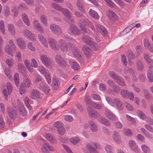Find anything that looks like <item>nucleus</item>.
Here are the masks:
<instances>
[{
  "mask_svg": "<svg viewBox=\"0 0 153 153\" xmlns=\"http://www.w3.org/2000/svg\"><path fill=\"white\" fill-rule=\"evenodd\" d=\"M97 149V144L91 142L87 143L85 146L82 148V150L84 153H99Z\"/></svg>",
  "mask_w": 153,
  "mask_h": 153,
  "instance_id": "obj_1",
  "label": "nucleus"
},
{
  "mask_svg": "<svg viewBox=\"0 0 153 153\" xmlns=\"http://www.w3.org/2000/svg\"><path fill=\"white\" fill-rule=\"evenodd\" d=\"M58 46L60 50L64 53H66L69 51L71 49L73 48V45L70 43H66L65 41L63 39H61L58 41Z\"/></svg>",
  "mask_w": 153,
  "mask_h": 153,
  "instance_id": "obj_2",
  "label": "nucleus"
},
{
  "mask_svg": "<svg viewBox=\"0 0 153 153\" xmlns=\"http://www.w3.org/2000/svg\"><path fill=\"white\" fill-rule=\"evenodd\" d=\"M31 82L29 78H24V81L21 84L19 92L21 94H24L27 91L26 88H29L31 85Z\"/></svg>",
  "mask_w": 153,
  "mask_h": 153,
  "instance_id": "obj_3",
  "label": "nucleus"
},
{
  "mask_svg": "<svg viewBox=\"0 0 153 153\" xmlns=\"http://www.w3.org/2000/svg\"><path fill=\"white\" fill-rule=\"evenodd\" d=\"M60 11L65 16L63 18L65 21L69 23L74 22V19L72 18L71 13L68 9L62 8Z\"/></svg>",
  "mask_w": 153,
  "mask_h": 153,
  "instance_id": "obj_4",
  "label": "nucleus"
},
{
  "mask_svg": "<svg viewBox=\"0 0 153 153\" xmlns=\"http://www.w3.org/2000/svg\"><path fill=\"white\" fill-rule=\"evenodd\" d=\"M55 60L58 65L61 67L65 68L68 65L67 59L63 58L59 55L56 56Z\"/></svg>",
  "mask_w": 153,
  "mask_h": 153,
  "instance_id": "obj_5",
  "label": "nucleus"
},
{
  "mask_svg": "<svg viewBox=\"0 0 153 153\" xmlns=\"http://www.w3.org/2000/svg\"><path fill=\"white\" fill-rule=\"evenodd\" d=\"M82 39L87 44L90 45L93 50H96L99 49V46L95 44L92 39L89 36H85L82 38Z\"/></svg>",
  "mask_w": 153,
  "mask_h": 153,
  "instance_id": "obj_6",
  "label": "nucleus"
},
{
  "mask_svg": "<svg viewBox=\"0 0 153 153\" xmlns=\"http://www.w3.org/2000/svg\"><path fill=\"white\" fill-rule=\"evenodd\" d=\"M40 59L46 67L52 68L53 65V61L50 60L46 55L42 54L40 56Z\"/></svg>",
  "mask_w": 153,
  "mask_h": 153,
  "instance_id": "obj_7",
  "label": "nucleus"
},
{
  "mask_svg": "<svg viewBox=\"0 0 153 153\" xmlns=\"http://www.w3.org/2000/svg\"><path fill=\"white\" fill-rule=\"evenodd\" d=\"M50 28L52 32L57 36L61 35L62 31L61 27L59 25L51 24L50 25Z\"/></svg>",
  "mask_w": 153,
  "mask_h": 153,
  "instance_id": "obj_8",
  "label": "nucleus"
},
{
  "mask_svg": "<svg viewBox=\"0 0 153 153\" xmlns=\"http://www.w3.org/2000/svg\"><path fill=\"white\" fill-rule=\"evenodd\" d=\"M23 33L26 38L33 42H35L36 39L34 34L28 29L23 30Z\"/></svg>",
  "mask_w": 153,
  "mask_h": 153,
  "instance_id": "obj_9",
  "label": "nucleus"
},
{
  "mask_svg": "<svg viewBox=\"0 0 153 153\" xmlns=\"http://www.w3.org/2000/svg\"><path fill=\"white\" fill-rule=\"evenodd\" d=\"M68 32L71 35L74 34L78 35L80 33V31L76 26L74 25H71L70 26Z\"/></svg>",
  "mask_w": 153,
  "mask_h": 153,
  "instance_id": "obj_10",
  "label": "nucleus"
},
{
  "mask_svg": "<svg viewBox=\"0 0 153 153\" xmlns=\"http://www.w3.org/2000/svg\"><path fill=\"white\" fill-rule=\"evenodd\" d=\"M96 29L95 32H97L100 33L102 36H104L107 34V31L105 28L101 25L98 24L95 25Z\"/></svg>",
  "mask_w": 153,
  "mask_h": 153,
  "instance_id": "obj_11",
  "label": "nucleus"
},
{
  "mask_svg": "<svg viewBox=\"0 0 153 153\" xmlns=\"http://www.w3.org/2000/svg\"><path fill=\"white\" fill-rule=\"evenodd\" d=\"M33 25V27L35 30L41 33H44V29L39 23L38 21L36 19L34 20Z\"/></svg>",
  "mask_w": 153,
  "mask_h": 153,
  "instance_id": "obj_12",
  "label": "nucleus"
},
{
  "mask_svg": "<svg viewBox=\"0 0 153 153\" xmlns=\"http://www.w3.org/2000/svg\"><path fill=\"white\" fill-rule=\"evenodd\" d=\"M16 44L21 49L24 50L26 48V44L25 42L21 37L17 38L16 40Z\"/></svg>",
  "mask_w": 153,
  "mask_h": 153,
  "instance_id": "obj_13",
  "label": "nucleus"
},
{
  "mask_svg": "<svg viewBox=\"0 0 153 153\" xmlns=\"http://www.w3.org/2000/svg\"><path fill=\"white\" fill-rule=\"evenodd\" d=\"M87 110L89 115L91 117L97 118L99 117L100 115L99 112L91 107H88Z\"/></svg>",
  "mask_w": 153,
  "mask_h": 153,
  "instance_id": "obj_14",
  "label": "nucleus"
},
{
  "mask_svg": "<svg viewBox=\"0 0 153 153\" xmlns=\"http://www.w3.org/2000/svg\"><path fill=\"white\" fill-rule=\"evenodd\" d=\"M48 43L49 45L52 49L54 50H57L59 48L57 46V42L54 39L50 38L48 39Z\"/></svg>",
  "mask_w": 153,
  "mask_h": 153,
  "instance_id": "obj_15",
  "label": "nucleus"
},
{
  "mask_svg": "<svg viewBox=\"0 0 153 153\" xmlns=\"http://www.w3.org/2000/svg\"><path fill=\"white\" fill-rule=\"evenodd\" d=\"M128 144L130 147L136 153H140L138 146L137 145L135 141L130 140L128 142Z\"/></svg>",
  "mask_w": 153,
  "mask_h": 153,
  "instance_id": "obj_16",
  "label": "nucleus"
},
{
  "mask_svg": "<svg viewBox=\"0 0 153 153\" xmlns=\"http://www.w3.org/2000/svg\"><path fill=\"white\" fill-rule=\"evenodd\" d=\"M88 20L87 19H81L79 22V26L81 30L85 33L87 32L85 27L87 25Z\"/></svg>",
  "mask_w": 153,
  "mask_h": 153,
  "instance_id": "obj_17",
  "label": "nucleus"
},
{
  "mask_svg": "<svg viewBox=\"0 0 153 153\" xmlns=\"http://www.w3.org/2000/svg\"><path fill=\"white\" fill-rule=\"evenodd\" d=\"M112 137L116 143L120 144L122 142L120 135L118 131H114Z\"/></svg>",
  "mask_w": 153,
  "mask_h": 153,
  "instance_id": "obj_18",
  "label": "nucleus"
},
{
  "mask_svg": "<svg viewBox=\"0 0 153 153\" xmlns=\"http://www.w3.org/2000/svg\"><path fill=\"white\" fill-rule=\"evenodd\" d=\"M37 37L38 40L43 46L46 48L48 47L47 39L43 35L40 33L38 34Z\"/></svg>",
  "mask_w": 153,
  "mask_h": 153,
  "instance_id": "obj_19",
  "label": "nucleus"
},
{
  "mask_svg": "<svg viewBox=\"0 0 153 153\" xmlns=\"http://www.w3.org/2000/svg\"><path fill=\"white\" fill-rule=\"evenodd\" d=\"M105 114L108 118L111 121H114L116 120V116L109 109L105 110Z\"/></svg>",
  "mask_w": 153,
  "mask_h": 153,
  "instance_id": "obj_20",
  "label": "nucleus"
},
{
  "mask_svg": "<svg viewBox=\"0 0 153 153\" xmlns=\"http://www.w3.org/2000/svg\"><path fill=\"white\" fill-rule=\"evenodd\" d=\"M30 97L33 99L36 100L40 98V94L36 89H33L30 92Z\"/></svg>",
  "mask_w": 153,
  "mask_h": 153,
  "instance_id": "obj_21",
  "label": "nucleus"
},
{
  "mask_svg": "<svg viewBox=\"0 0 153 153\" xmlns=\"http://www.w3.org/2000/svg\"><path fill=\"white\" fill-rule=\"evenodd\" d=\"M89 127L91 131L94 132H97L98 130L97 125L93 121L90 120L88 121Z\"/></svg>",
  "mask_w": 153,
  "mask_h": 153,
  "instance_id": "obj_22",
  "label": "nucleus"
},
{
  "mask_svg": "<svg viewBox=\"0 0 153 153\" xmlns=\"http://www.w3.org/2000/svg\"><path fill=\"white\" fill-rule=\"evenodd\" d=\"M39 88L46 93H48L50 91L49 86L46 83L43 82H41L40 84Z\"/></svg>",
  "mask_w": 153,
  "mask_h": 153,
  "instance_id": "obj_23",
  "label": "nucleus"
},
{
  "mask_svg": "<svg viewBox=\"0 0 153 153\" xmlns=\"http://www.w3.org/2000/svg\"><path fill=\"white\" fill-rule=\"evenodd\" d=\"M153 68V66L150 65L149 67V69L147 73V76L149 81L151 83L153 82V75L152 70Z\"/></svg>",
  "mask_w": 153,
  "mask_h": 153,
  "instance_id": "obj_24",
  "label": "nucleus"
},
{
  "mask_svg": "<svg viewBox=\"0 0 153 153\" xmlns=\"http://www.w3.org/2000/svg\"><path fill=\"white\" fill-rule=\"evenodd\" d=\"M46 139L52 144H55L57 143V140L50 133L47 134L45 136Z\"/></svg>",
  "mask_w": 153,
  "mask_h": 153,
  "instance_id": "obj_25",
  "label": "nucleus"
},
{
  "mask_svg": "<svg viewBox=\"0 0 153 153\" xmlns=\"http://www.w3.org/2000/svg\"><path fill=\"white\" fill-rule=\"evenodd\" d=\"M72 53L77 59H80L82 56L81 51L77 48H75L73 49Z\"/></svg>",
  "mask_w": 153,
  "mask_h": 153,
  "instance_id": "obj_26",
  "label": "nucleus"
},
{
  "mask_svg": "<svg viewBox=\"0 0 153 153\" xmlns=\"http://www.w3.org/2000/svg\"><path fill=\"white\" fill-rule=\"evenodd\" d=\"M113 101L117 107L120 110H122L123 108V106L121 101L118 98H115L113 99Z\"/></svg>",
  "mask_w": 153,
  "mask_h": 153,
  "instance_id": "obj_27",
  "label": "nucleus"
},
{
  "mask_svg": "<svg viewBox=\"0 0 153 153\" xmlns=\"http://www.w3.org/2000/svg\"><path fill=\"white\" fill-rule=\"evenodd\" d=\"M82 50L87 57H89L91 56V51L89 48L86 46H85L82 48Z\"/></svg>",
  "mask_w": 153,
  "mask_h": 153,
  "instance_id": "obj_28",
  "label": "nucleus"
},
{
  "mask_svg": "<svg viewBox=\"0 0 153 153\" xmlns=\"http://www.w3.org/2000/svg\"><path fill=\"white\" fill-rule=\"evenodd\" d=\"M98 121L107 126H109L111 125L110 122L103 117H100L98 119Z\"/></svg>",
  "mask_w": 153,
  "mask_h": 153,
  "instance_id": "obj_29",
  "label": "nucleus"
},
{
  "mask_svg": "<svg viewBox=\"0 0 153 153\" xmlns=\"http://www.w3.org/2000/svg\"><path fill=\"white\" fill-rule=\"evenodd\" d=\"M71 68L75 71H77L80 69V67L78 63L74 60H71L69 62Z\"/></svg>",
  "mask_w": 153,
  "mask_h": 153,
  "instance_id": "obj_30",
  "label": "nucleus"
},
{
  "mask_svg": "<svg viewBox=\"0 0 153 153\" xmlns=\"http://www.w3.org/2000/svg\"><path fill=\"white\" fill-rule=\"evenodd\" d=\"M7 27L9 33L14 36L16 33V30L14 25L11 24H9L8 25Z\"/></svg>",
  "mask_w": 153,
  "mask_h": 153,
  "instance_id": "obj_31",
  "label": "nucleus"
},
{
  "mask_svg": "<svg viewBox=\"0 0 153 153\" xmlns=\"http://www.w3.org/2000/svg\"><path fill=\"white\" fill-rule=\"evenodd\" d=\"M59 82L58 79L56 77H53L52 80V88L54 89H57L59 87Z\"/></svg>",
  "mask_w": 153,
  "mask_h": 153,
  "instance_id": "obj_32",
  "label": "nucleus"
},
{
  "mask_svg": "<svg viewBox=\"0 0 153 153\" xmlns=\"http://www.w3.org/2000/svg\"><path fill=\"white\" fill-rule=\"evenodd\" d=\"M89 13L90 15L92 18L96 19H98L100 16L95 11L92 9H90L89 11Z\"/></svg>",
  "mask_w": 153,
  "mask_h": 153,
  "instance_id": "obj_33",
  "label": "nucleus"
},
{
  "mask_svg": "<svg viewBox=\"0 0 153 153\" xmlns=\"http://www.w3.org/2000/svg\"><path fill=\"white\" fill-rule=\"evenodd\" d=\"M7 112L10 118L14 119L16 117L15 113L11 108L8 107L7 108Z\"/></svg>",
  "mask_w": 153,
  "mask_h": 153,
  "instance_id": "obj_34",
  "label": "nucleus"
},
{
  "mask_svg": "<svg viewBox=\"0 0 153 153\" xmlns=\"http://www.w3.org/2000/svg\"><path fill=\"white\" fill-rule=\"evenodd\" d=\"M108 16L112 20H117V15L113 11L111 10H109L107 13Z\"/></svg>",
  "mask_w": 153,
  "mask_h": 153,
  "instance_id": "obj_35",
  "label": "nucleus"
},
{
  "mask_svg": "<svg viewBox=\"0 0 153 153\" xmlns=\"http://www.w3.org/2000/svg\"><path fill=\"white\" fill-rule=\"evenodd\" d=\"M141 149L144 153H149L150 149L148 146L146 144H143L140 146Z\"/></svg>",
  "mask_w": 153,
  "mask_h": 153,
  "instance_id": "obj_36",
  "label": "nucleus"
},
{
  "mask_svg": "<svg viewBox=\"0 0 153 153\" xmlns=\"http://www.w3.org/2000/svg\"><path fill=\"white\" fill-rule=\"evenodd\" d=\"M12 49V48L10 47L9 45H7L5 47L4 51L7 53L11 56H13V55Z\"/></svg>",
  "mask_w": 153,
  "mask_h": 153,
  "instance_id": "obj_37",
  "label": "nucleus"
},
{
  "mask_svg": "<svg viewBox=\"0 0 153 153\" xmlns=\"http://www.w3.org/2000/svg\"><path fill=\"white\" fill-rule=\"evenodd\" d=\"M22 19L24 22L28 26L30 25V23L27 15L25 14H23L22 15Z\"/></svg>",
  "mask_w": 153,
  "mask_h": 153,
  "instance_id": "obj_38",
  "label": "nucleus"
},
{
  "mask_svg": "<svg viewBox=\"0 0 153 153\" xmlns=\"http://www.w3.org/2000/svg\"><path fill=\"white\" fill-rule=\"evenodd\" d=\"M137 113L138 116L140 119L143 120H144L146 119V116L144 113L142 111L139 110L137 111Z\"/></svg>",
  "mask_w": 153,
  "mask_h": 153,
  "instance_id": "obj_39",
  "label": "nucleus"
},
{
  "mask_svg": "<svg viewBox=\"0 0 153 153\" xmlns=\"http://www.w3.org/2000/svg\"><path fill=\"white\" fill-rule=\"evenodd\" d=\"M91 106L94 108L98 110L102 109L103 107L102 104L97 103L94 102H91Z\"/></svg>",
  "mask_w": 153,
  "mask_h": 153,
  "instance_id": "obj_40",
  "label": "nucleus"
},
{
  "mask_svg": "<svg viewBox=\"0 0 153 153\" xmlns=\"http://www.w3.org/2000/svg\"><path fill=\"white\" fill-rule=\"evenodd\" d=\"M144 57L148 64H152L153 63V60L150 59V56L148 54L145 53L144 55Z\"/></svg>",
  "mask_w": 153,
  "mask_h": 153,
  "instance_id": "obj_41",
  "label": "nucleus"
},
{
  "mask_svg": "<svg viewBox=\"0 0 153 153\" xmlns=\"http://www.w3.org/2000/svg\"><path fill=\"white\" fill-rule=\"evenodd\" d=\"M30 99L27 96H25L24 98V102L26 106L29 110H31L32 108V106L30 105L29 101Z\"/></svg>",
  "mask_w": 153,
  "mask_h": 153,
  "instance_id": "obj_42",
  "label": "nucleus"
},
{
  "mask_svg": "<svg viewBox=\"0 0 153 153\" xmlns=\"http://www.w3.org/2000/svg\"><path fill=\"white\" fill-rule=\"evenodd\" d=\"M38 71L40 72L41 74L44 76L48 73L46 69L42 66H39Z\"/></svg>",
  "mask_w": 153,
  "mask_h": 153,
  "instance_id": "obj_43",
  "label": "nucleus"
},
{
  "mask_svg": "<svg viewBox=\"0 0 153 153\" xmlns=\"http://www.w3.org/2000/svg\"><path fill=\"white\" fill-rule=\"evenodd\" d=\"M76 5L80 11H82V12H84V7L82 3L79 0L77 1Z\"/></svg>",
  "mask_w": 153,
  "mask_h": 153,
  "instance_id": "obj_44",
  "label": "nucleus"
},
{
  "mask_svg": "<svg viewBox=\"0 0 153 153\" xmlns=\"http://www.w3.org/2000/svg\"><path fill=\"white\" fill-rule=\"evenodd\" d=\"M107 153H114L113 150V147L110 145H107L104 147Z\"/></svg>",
  "mask_w": 153,
  "mask_h": 153,
  "instance_id": "obj_45",
  "label": "nucleus"
},
{
  "mask_svg": "<svg viewBox=\"0 0 153 153\" xmlns=\"http://www.w3.org/2000/svg\"><path fill=\"white\" fill-rule=\"evenodd\" d=\"M48 144L45 143L42 145L41 150L43 153H49V152L48 150Z\"/></svg>",
  "mask_w": 153,
  "mask_h": 153,
  "instance_id": "obj_46",
  "label": "nucleus"
},
{
  "mask_svg": "<svg viewBox=\"0 0 153 153\" xmlns=\"http://www.w3.org/2000/svg\"><path fill=\"white\" fill-rule=\"evenodd\" d=\"M115 81L119 85L121 86H124L125 85V83L123 79L119 76L118 77Z\"/></svg>",
  "mask_w": 153,
  "mask_h": 153,
  "instance_id": "obj_47",
  "label": "nucleus"
},
{
  "mask_svg": "<svg viewBox=\"0 0 153 153\" xmlns=\"http://www.w3.org/2000/svg\"><path fill=\"white\" fill-rule=\"evenodd\" d=\"M80 140V139L78 137L72 138L70 140V142L74 145H76L78 143Z\"/></svg>",
  "mask_w": 153,
  "mask_h": 153,
  "instance_id": "obj_48",
  "label": "nucleus"
},
{
  "mask_svg": "<svg viewBox=\"0 0 153 153\" xmlns=\"http://www.w3.org/2000/svg\"><path fill=\"white\" fill-rule=\"evenodd\" d=\"M107 5L110 7L115 8L117 7L115 4L111 0H104Z\"/></svg>",
  "mask_w": 153,
  "mask_h": 153,
  "instance_id": "obj_49",
  "label": "nucleus"
},
{
  "mask_svg": "<svg viewBox=\"0 0 153 153\" xmlns=\"http://www.w3.org/2000/svg\"><path fill=\"white\" fill-rule=\"evenodd\" d=\"M14 79L15 84L17 86L19 85L20 83L19 79V74L17 73H16L14 76Z\"/></svg>",
  "mask_w": 153,
  "mask_h": 153,
  "instance_id": "obj_50",
  "label": "nucleus"
},
{
  "mask_svg": "<svg viewBox=\"0 0 153 153\" xmlns=\"http://www.w3.org/2000/svg\"><path fill=\"white\" fill-rule=\"evenodd\" d=\"M126 117L128 121L130 122L133 125H135L136 121L134 118L131 117L127 114L126 115Z\"/></svg>",
  "mask_w": 153,
  "mask_h": 153,
  "instance_id": "obj_51",
  "label": "nucleus"
},
{
  "mask_svg": "<svg viewBox=\"0 0 153 153\" xmlns=\"http://www.w3.org/2000/svg\"><path fill=\"white\" fill-rule=\"evenodd\" d=\"M51 6L53 9L59 11H60L62 8L59 5L54 3H52Z\"/></svg>",
  "mask_w": 153,
  "mask_h": 153,
  "instance_id": "obj_52",
  "label": "nucleus"
},
{
  "mask_svg": "<svg viewBox=\"0 0 153 153\" xmlns=\"http://www.w3.org/2000/svg\"><path fill=\"white\" fill-rule=\"evenodd\" d=\"M85 100L86 105L91 104V102H93L92 100L88 95H86L85 96Z\"/></svg>",
  "mask_w": 153,
  "mask_h": 153,
  "instance_id": "obj_53",
  "label": "nucleus"
},
{
  "mask_svg": "<svg viewBox=\"0 0 153 153\" xmlns=\"http://www.w3.org/2000/svg\"><path fill=\"white\" fill-rule=\"evenodd\" d=\"M0 30L2 34H5V29L4 23L2 20H1L0 22Z\"/></svg>",
  "mask_w": 153,
  "mask_h": 153,
  "instance_id": "obj_54",
  "label": "nucleus"
},
{
  "mask_svg": "<svg viewBox=\"0 0 153 153\" xmlns=\"http://www.w3.org/2000/svg\"><path fill=\"white\" fill-rule=\"evenodd\" d=\"M5 74L10 79H12V76L10 69L9 68H6L5 70Z\"/></svg>",
  "mask_w": 153,
  "mask_h": 153,
  "instance_id": "obj_55",
  "label": "nucleus"
},
{
  "mask_svg": "<svg viewBox=\"0 0 153 153\" xmlns=\"http://www.w3.org/2000/svg\"><path fill=\"white\" fill-rule=\"evenodd\" d=\"M105 99L106 101L109 104L112 106H114V102L113 100H112V99L111 97H106Z\"/></svg>",
  "mask_w": 153,
  "mask_h": 153,
  "instance_id": "obj_56",
  "label": "nucleus"
},
{
  "mask_svg": "<svg viewBox=\"0 0 153 153\" xmlns=\"http://www.w3.org/2000/svg\"><path fill=\"white\" fill-rule=\"evenodd\" d=\"M18 68L19 71L22 73L25 71V68L23 64L19 63L18 65Z\"/></svg>",
  "mask_w": 153,
  "mask_h": 153,
  "instance_id": "obj_57",
  "label": "nucleus"
},
{
  "mask_svg": "<svg viewBox=\"0 0 153 153\" xmlns=\"http://www.w3.org/2000/svg\"><path fill=\"white\" fill-rule=\"evenodd\" d=\"M18 9L20 10L23 11L27 10V7L25 4L22 3L19 5Z\"/></svg>",
  "mask_w": 153,
  "mask_h": 153,
  "instance_id": "obj_58",
  "label": "nucleus"
},
{
  "mask_svg": "<svg viewBox=\"0 0 153 153\" xmlns=\"http://www.w3.org/2000/svg\"><path fill=\"white\" fill-rule=\"evenodd\" d=\"M128 93L127 90L123 89L121 91L120 94L123 97L127 98Z\"/></svg>",
  "mask_w": 153,
  "mask_h": 153,
  "instance_id": "obj_59",
  "label": "nucleus"
},
{
  "mask_svg": "<svg viewBox=\"0 0 153 153\" xmlns=\"http://www.w3.org/2000/svg\"><path fill=\"white\" fill-rule=\"evenodd\" d=\"M54 126L57 130L63 126L62 124L60 121H57L54 124Z\"/></svg>",
  "mask_w": 153,
  "mask_h": 153,
  "instance_id": "obj_60",
  "label": "nucleus"
},
{
  "mask_svg": "<svg viewBox=\"0 0 153 153\" xmlns=\"http://www.w3.org/2000/svg\"><path fill=\"white\" fill-rule=\"evenodd\" d=\"M40 19L43 24L45 26H47L48 24L46 16L44 15H42L41 16Z\"/></svg>",
  "mask_w": 153,
  "mask_h": 153,
  "instance_id": "obj_61",
  "label": "nucleus"
},
{
  "mask_svg": "<svg viewBox=\"0 0 153 153\" xmlns=\"http://www.w3.org/2000/svg\"><path fill=\"white\" fill-rule=\"evenodd\" d=\"M64 119L65 120L68 122H71L73 120V117L70 115H66L65 116Z\"/></svg>",
  "mask_w": 153,
  "mask_h": 153,
  "instance_id": "obj_62",
  "label": "nucleus"
},
{
  "mask_svg": "<svg viewBox=\"0 0 153 153\" xmlns=\"http://www.w3.org/2000/svg\"><path fill=\"white\" fill-rule=\"evenodd\" d=\"M125 105L128 110L130 111H132L133 110V108L132 106L130 104L127 102H125Z\"/></svg>",
  "mask_w": 153,
  "mask_h": 153,
  "instance_id": "obj_63",
  "label": "nucleus"
},
{
  "mask_svg": "<svg viewBox=\"0 0 153 153\" xmlns=\"http://www.w3.org/2000/svg\"><path fill=\"white\" fill-rule=\"evenodd\" d=\"M91 97L94 100L100 101L101 99V97L99 95L95 94H91Z\"/></svg>",
  "mask_w": 153,
  "mask_h": 153,
  "instance_id": "obj_64",
  "label": "nucleus"
}]
</instances>
